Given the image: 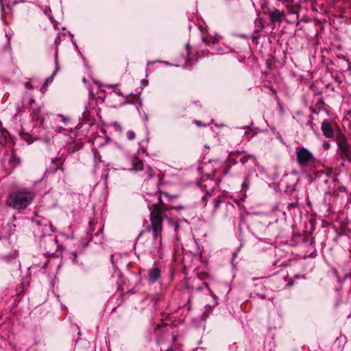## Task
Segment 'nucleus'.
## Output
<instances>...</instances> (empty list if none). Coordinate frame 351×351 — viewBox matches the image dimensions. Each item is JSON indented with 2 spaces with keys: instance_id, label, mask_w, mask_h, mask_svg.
Wrapping results in <instances>:
<instances>
[{
  "instance_id": "obj_1",
  "label": "nucleus",
  "mask_w": 351,
  "mask_h": 351,
  "mask_svg": "<svg viewBox=\"0 0 351 351\" xmlns=\"http://www.w3.org/2000/svg\"><path fill=\"white\" fill-rule=\"evenodd\" d=\"M162 210L157 206L149 216V224L146 231L152 232V239L145 245V250L153 256H161L162 254V232L164 229V218Z\"/></svg>"
},
{
  "instance_id": "obj_2",
  "label": "nucleus",
  "mask_w": 351,
  "mask_h": 351,
  "mask_svg": "<svg viewBox=\"0 0 351 351\" xmlns=\"http://www.w3.org/2000/svg\"><path fill=\"white\" fill-rule=\"evenodd\" d=\"M34 198V193L30 191H16L8 195L6 204L14 209L23 210L32 203Z\"/></svg>"
},
{
  "instance_id": "obj_3",
  "label": "nucleus",
  "mask_w": 351,
  "mask_h": 351,
  "mask_svg": "<svg viewBox=\"0 0 351 351\" xmlns=\"http://www.w3.org/2000/svg\"><path fill=\"white\" fill-rule=\"evenodd\" d=\"M336 142L338 146L337 153L343 160L351 161V147L346 136L339 132L336 135Z\"/></svg>"
},
{
  "instance_id": "obj_4",
  "label": "nucleus",
  "mask_w": 351,
  "mask_h": 351,
  "mask_svg": "<svg viewBox=\"0 0 351 351\" xmlns=\"http://www.w3.org/2000/svg\"><path fill=\"white\" fill-rule=\"evenodd\" d=\"M296 160L300 167H306L311 164H313L315 158L308 149L302 147L296 152Z\"/></svg>"
},
{
  "instance_id": "obj_5",
  "label": "nucleus",
  "mask_w": 351,
  "mask_h": 351,
  "mask_svg": "<svg viewBox=\"0 0 351 351\" xmlns=\"http://www.w3.org/2000/svg\"><path fill=\"white\" fill-rule=\"evenodd\" d=\"M132 169L134 171H143V175L142 176V177L145 180L152 178L155 174L154 171L151 167L147 166L145 167H143V160L137 157H135L132 160Z\"/></svg>"
},
{
  "instance_id": "obj_6",
  "label": "nucleus",
  "mask_w": 351,
  "mask_h": 351,
  "mask_svg": "<svg viewBox=\"0 0 351 351\" xmlns=\"http://www.w3.org/2000/svg\"><path fill=\"white\" fill-rule=\"evenodd\" d=\"M158 204H154L149 208V216L151 215L152 211H153L154 210V208L157 206L158 208H160V210H162V212L163 213V215L165 216V217L164 218V221L166 219L169 221H172V219L167 216V215L166 214V212L172 210L173 206L165 205V204L163 202V200L160 195L158 197Z\"/></svg>"
},
{
  "instance_id": "obj_7",
  "label": "nucleus",
  "mask_w": 351,
  "mask_h": 351,
  "mask_svg": "<svg viewBox=\"0 0 351 351\" xmlns=\"http://www.w3.org/2000/svg\"><path fill=\"white\" fill-rule=\"evenodd\" d=\"M285 16V12L280 11L278 9L270 10L269 12V19L272 23H281Z\"/></svg>"
},
{
  "instance_id": "obj_8",
  "label": "nucleus",
  "mask_w": 351,
  "mask_h": 351,
  "mask_svg": "<svg viewBox=\"0 0 351 351\" xmlns=\"http://www.w3.org/2000/svg\"><path fill=\"white\" fill-rule=\"evenodd\" d=\"M160 276V269L158 267H154L149 269L148 273V280L149 282H155Z\"/></svg>"
},
{
  "instance_id": "obj_9",
  "label": "nucleus",
  "mask_w": 351,
  "mask_h": 351,
  "mask_svg": "<svg viewBox=\"0 0 351 351\" xmlns=\"http://www.w3.org/2000/svg\"><path fill=\"white\" fill-rule=\"evenodd\" d=\"M322 130L324 136L327 138H331L334 135L333 130L330 124L327 121H324L322 123Z\"/></svg>"
},
{
  "instance_id": "obj_10",
  "label": "nucleus",
  "mask_w": 351,
  "mask_h": 351,
  "mask_svg": "<svg viewBox=\"0 0 351 351\" xmlns=\"http://www.w3.org/2000/svg\"><path fill=\"white\" fill-rule=\"evenodd\" d=\"M0 49L6 51L10 49V36L5 34L0 38Z\"/></svg>"
},
{
  "instance_id": "obj_11",
  "label": "nucleus",
  "mask_w": 351,
  "mask_h": 351,
  "mask_svg": "<svg viewBox=\"0 0 351 351\" xmlns=\"http://www.w3.org/2000/svg\"><path fill=\"white\" fill-rule=\"evenodd\" d=\"M9 162L13 167H16L20 164L21 160L16 155L12 154L9 160Z\"/></svg>"
},
{
  "instance_id": "obj_12",
  "label": "nucleus",
  "mask_w": 351,
  "mask_h": 351,
  "mask_svg": "<svg viewBox=\"0 0 351 351\" xmlns=\"http://www.w3.org/2000/svg\"><path fill=\"white\" fill-rule=\"evenodd\" d=\"M202 40H203V42H204V43H205L206 45H208V44H210V43L214 44V43H215L216 42H217V41H218V40H217V38H206V37H204V38H202Z\"/></svg>"
},
{
  "instance_id": "obj_13",
  "label": "nucleus",
  "mask_w": 351,
  "mask_h": 351,
  "mask_svg": "<svg viewBox=\"0 0 351 351\" xmlns=\"http://www.w3.org/2000/svg\"><path fill=\"white\" fill-rule=\"evenodd\" d=\"M213 202H214V211H216L217 210V208L219 207L221 203V201L219 199V198H215L213 200Z\"/></svg>"
},
{
  "instance_id": "obj_14",
  "label": "nucleus",
  "mask_w": 351,
  "mask_h": 351,
  "mask_svg": "<svg viewBox=\"0 0 351 351\" xmlns=\"http://www.w3.org/2000/svg\"><path fill=\"white\" fill-rule=\"evenodd\" d=\"M160 193L161 194H163L164 195H165L167 197H168L169 199H176V198H178V195H169L168 193L167 192H161V191H159Z\"/></svg>"
},
{
  "instance_id": "obj_15",
  "label": "nucleus",
  "mask_w": 351,
  "mask_h": 351,
  "mask_svg": "<svg viewBox=\"0 0 351 351\" xmlns=\"http://www.w3.org/2000/svg\"><path fill=\"white\" fill-rule=\"evenodd\" d=\"M209 53L208 50H203L197 53L199 57L207 56Z\"/></svg>"
},
{
  "instance_id": "obj_16",
  "label": "nucleus",
  "mask_w": 351,
  "mask_h": 351,
  "mask_svg": "<svg viewBox=\"0 0 351 351\" xmlns=\"http://www.w3.org/2000/svg\"><path fill=\"white\" fill-rule=\"evenodd\" d=\"M127 136L129 139L132 140L135 138V133L132 131H130L127 133Z\"/></svg>"
},
{
  "instance_id": "obj_17",
  "label": "nucleus",
  "mask_w": 351,
  "mask_h": 351,
  "mask_svg": "<svg viewBox=\"0 0 351 351\" xmlns=\"http://www.w3.org/2000/svg\"><path fill=\"white\" fill-rule=\"evenodd\" d=\"M194 123L198 127H206V123H202L201 121H195Z\"/></svg>"
},
{
  "instance_id": "obj_18",
  "label": "nucleus",
  "mask_w": 351,
  "mask_h": 351,
  "mask_svg": "<svg viewBox=\"0 0 351 351\" xmlns=\"http://www.w3.org/2000/svg\"><path fill=\"white\" fill-rule=\"evenodd\" d=\"M25 86L27 88H29V89H32V88H33V87H32V84H31V83H30V82H26L25 83Z\"/></svg>"
},
{
  "instance_id": "obj_19",
  "label": "nucleus",
  "mask_w": 351,
  "mask_h": 351,
  "mask_svg": "<svg viewBox=\"0 0 351 351\" xmlns=\"http://www.w3.org/2000/svg\"><path fill=\"white\" fill-rule=\"evenodd\" d=\"M173 208H175L176 210H182L184 208V206H178L176 207H173Z\"/></svg>"
},
{
  "instance_id": "obj_20",
  "label": "nucleus",
  "mask_w": 351,
  "mask_h": 351,
  "mask_svg": "<svg viewBox=\"0 0 351 351\" xmlns=\"http://www.w3.org/2000/svg\"><path fill=\"white\" fill-rule=\"evenodd\" d=\"M186 48L188 53H189V51L191 50V46L189 43L186 45Z\"/></svg>"
},
{
  "instance_id": "obj_21",
  "label": "nucleus",
  "mask_w": 351,
  "mask_h": 351,
  "mask_svg": "<svg viewBox=\"0 0 351 351\" xmlns=\"http://www.w3.org/2000/svg\"><path fill=\"white\" fill-rule=\"evenodd\" d=\"M186 66H191V60L189 59H187L186 60Z\"/></svg>"
},
{
  "instance_id": "obj_22",
  "label": "nucleus",
  "mask_w": 351,
  "mask_h": 351,
  "mask_svg": "<svg viewBox=\"0 0 351 351\" xmlns=\"http://www.w3.org/2000/svg\"><path fill=\"white\" fill-rule=\"evenodd\" d=\"M73 262H76V258H77L76 254H73Z\"/></svg>"
},
{
  "instance_id": "obj_23",
  "label": "nucleus",
  "mask_w": 351,
  "mask_h": 351,
  "mask_svg": "<svg viewBox=\"0 0 351 351\" xmlns=\"http://www.w3.org/2000/svg\"><path fill=\"white\" fill-rule=\"evenodd\" d=\"M166 351H174L173 348H169Z\"/></svg>"
},
{
  "instance_id": "obj_24",
  "label": "nucleus",
  "mask_w": 351,
  "mask_h": 351,
  "mask_svg": "<svg viewBox=\"0 0 351 351\" xmlns=\"http://www.w3.org/2000/svg\"><path fill=\"white\" fill-rule=\"evenodd\" d=\"M36 224H37V225H38V226L40 224L39 221H36Z\"/></svg>"
},
{
  "instance_id": "obj_25",
  "label": "nucleus",
  "mask_w": 351,
  "mask_h": 351,
  "mask_svg": "<svg viewBox=\"0 0 351 351\" xmlns=\"http://www.w3.org/2000/svg\"><path fill=\"white\" fill-rule=\"evenodd\" d=\"M135 100L137 101L138 100L137 97H135Z\"/></svg>"
},
{
  "instance_id": "obj_26",
  "label": "nucleus",
  "mask_w": 351,
  "mask_h": 351,
  "mask_svg": "<svg viewBox=\"0 0 351 351\" xmlns=\"http://www.w3.org/2000/svg\"><path fill=\"white\" fill-rule=\"evenodd\" d=\"M289 12L293 13V10H289Z\"/></svg>"
}]
</instances>
